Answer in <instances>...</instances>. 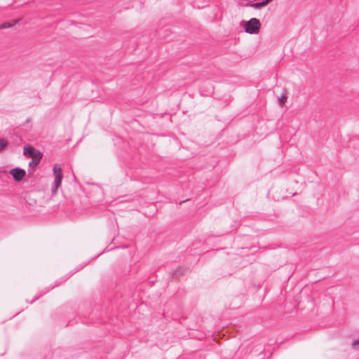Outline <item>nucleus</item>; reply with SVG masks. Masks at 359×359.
Listing matches in <instances>:
<instances>
[{
    "instance_id": "1",
    "label": "nucleus",
    "mask_w": 359,
    "mask_h": 359,
    "mask_svg": "<svg viewBox=\"0 0 359 359\" xmlns=\"http://www.w3.org/2000/svg\"><path fill=\"white\" fill-rule=\"evenodd\" d=\"M260 27L261 23L259 20L255 18H253L245 22L244 25V29L245 32L248 34H255L259 32Z\"/></svg>"
},
{
    "instance_id": "2",
    "label": "nucleus",
    "mask_w": 359,
    "mask_h": 359,
    "mask_svg": "<svg viewBox=\"0 0 359 359\" xmlns=\"http://www.w3.org/2000/svg\"><path fill=\"white\" fill-rule=\"evenodd\" d=\"M55 179L51 187L53 193H56L58 187L60 186L62 179V172L61 168L58 165H55L53 169Z\"/></svg>"
},
{
    "instance_id": "3",
    "label": "nucleus",
    "mask_w": 359,
    "mask_h": 359,
    "mask_svg": "<svg viewBox=\"0 0 359 359\" xmlns=\"http://www.w3.org/2000/svg\"><path fill=\"white\" fill-rule=\"evenodd\" d=\"M23 154L26 156L31 157L32 159L42 158L43 154L34 147L27 145L24 147Z\"/></svg>"
},
{
    "instance_id": "4",
    "label": "nucleus",
    "mask_w": 359,
    "mask_h": 359,
    "mask_svg": "<svg viewBox=\"0 0 359 359\" xmlns=\"http://www.w3.org/2000/svg\"><path fill=\"white\" fill-rule=\"evenodd\" d=\"M9 172L16 182L21 181L26 175L25 170L20 168H15L11 170Z\"/></svg>"
},
{
    "instance_id": "5",
    "label": "nucleus",
    "mask_w": 359,
    "mask_h": 359,
    "mask_svg": "<svg viewBox=\"0 0 359 359\" xmlns=\"http://www.w3.org/2000/svg\"><path fill=\"white\" fill-rule=\"evenodd\" d=\"M269 4V3L268 2V0H264L262 1L257 2V3L252 2L250 4H249V6L255 9H259L262 7L267 6Z\"/></svg>"
},
{
    "instance_id": "6",
    "label": "nucleus",
    "mask_w": 359,
    "mask_h": 359,
    "mask_svg": "<svg viewBox=\"0 0 359 359\" xmlns=\"http://www.w3.org/2000/svg\"><path fill=\"white\" fill-rule=\"evenodd\" d=\"M41 158H36V159H32L29 163V167L30 168H34L36 167L41 161Z\"/></svg>"
},
{
    "instance_id": "7",
    "label": "nucleus",
    "mask_w": 359,
    "mask_h": 359,
    "mask_svg": "<svg viewBox=\"0 0 359 359\" xmlns=\"http://www.w3.org/2000/svg\"><path fill=\"white\" fill-rule=\"evenodd\" d=\"M8 145V142L4 139H0V152Z\"/></svg>"
},
{
    "instance_id": "8",
    "label": "nucleus",
    "mask_w": 359,
    "mask_h": 359,
    "mask_svg": "<svg viewBox=\"0 0 359 359\" xmlns=\"http://www.w3.org/2000/svg\"><path fill=\"white\" fill-rule=\"evenodd\" d=\"M287 100V95H286V93H284L281 97L279 98V103L280 105H283L285 104V102Z\"/></svg>"
},
{
    "instance_id": "9",
    "label": "nucleus",
    "mask_w": 359,
    "mask_h": 359,
    "mask_svg": "<svg viewBox=\"0 0 359 359\" xmlns=\"http://www.w3.org/2000/svg\"><path fill=\"white\" fill-rule=\"evenodd\" d=\"M12 26H13V24H11V23L5 22V23L0 25V29L9 28V27H11Z\"/></svg>"
},
{
    "instance_id": "10",
    "label": "nucleus",
    "mask_w": 359,
    "mask_h": 359,
    "mask_svg": "<svg viewBox=\"0 0 359 359\" xmlns=\"http://www.w3.org/2000/svg\"><path fill=\"white\" fill-rule=\"evenodd\" d=\"M352 347L355 350H359V339L353 341Z\"/></svg>"
},
{
    "instance_id": "11",
    "label": "nucleus",
    "mask_w": 359,
    "mask_h": 359,
    "mask_svg": "<svg viewBox=\"0 0 359 359\" xmlns=\"http://www.w3.org/2000/svg\"><path fill=\"white\" fill-rule=\"evenodd\" d=\"M182 273L180 272V269H178V270H176L174 273H173V276L175 277V278H177L178 276H181Z\"/></svg>"
},
{
    "instance_id": "12",
    "label": "nucleus",
    "mask_w": 359,
    "mask_h": 359,
    "mask_svg": "<svg viewBox=\"0 0 359 359\" xmlns=\"http://www.w3.org/2000/svg\"><path fill=\"white\" fill-rule=\"evenodd\" d=\"M36 299V298L35 299H34L33 301H31V303H33Z\"/></svg>"
},
{
    "instance_id": "13",
    "label": "nucleus",
    "mask_w": 359,
    "mask_h": 359,
    "mask_svg": "<svg viewBox=\"0 0 359 359\" xmlns=\"http://www.w3.org/2000/svg\"><path fill=\"white\" fill-rule=\"evenodd\" d=\"M272 0H268V2L270 3Z\"/></svg>"
}]
</instances>
